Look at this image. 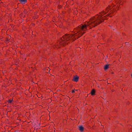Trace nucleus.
Segmentation results:
<instances>
[{"instance_id":"obj_1","label":"nucleus","mask_w":132,"mask_h":132,"mask_svg":"<svg viewBox=\"0 0 132 132\" xmlns=\"http://www.w3.org/2000/svg\"><path fill=\"white\" fill-rule=\"evenodd\" d=\"M113 6H109L103 11L98 14L92 17L89 21L85 23L83 25L78 26L73 30L74 34H66L61 38L62 41H68L72 37H75L74 40L81 37L88 29L94 27L103 22L104 20L108 19V16L111 17L115 14L117 11L119 9V0L112 3Z\"/></svg>"},{"instance_id":"obj_6","label":"nucleus","mask_w":132,"mask_h":132,"mask_svg":"<svg viewBox=\"0 0 132 132\" xmlns=\"http://www.w3.org/2000/svg\"><path fill=\"white\" fill-rule=\"evenodd\" d=\"M109 65L106 64L104 66V69L105 70L109 68Z\"/></svg>"},{"instance_id":"obj_11","label":"nucleus","mask_w":132,"mask_h":132,"mask_svg":"<svg viewBox=\"0 0 132 132\" xmlns=\"http://www.w3.org/2000/svg\"><path fill=\"white\" fill-rule=\"evenodd\" d=\"M60 45H62V43H60Z\"/></svg>"},{"instance_id":"obj_14","label":"nucleus","mask_w":132,"mask_h":132,"mask_svg":"<svg viewBox=\"0 0 132 132\" xmlns=\"http://www.w3.org/2000/svg\"><path fill=\"white\" fill-rule=\"evenodd\" d=\"M131 77L132 78V74L131 75Z\"/></svg>"},{"instance_id":"obj_4","label":"nucleus","mask_w":132,"mask_h":132,"mask_svg":"<svg viewBox=\"0 0 132 132\" xmlns=\"http://www.w3.org/2000/svg\"><path fill=\"white\" fill-rule=\"evenodd\" d=\"M19 1L22 4H24L27 2V0H19Z\"/></svg>"},{"instance_id":"obj_5","label":"nucleus","mask_w":132,"mask_h":132,"mask_svg":"<svg viewBox=\"0 0 132 132\" xmlns=\"http://www.w3.org/2000/svg\"><path fill=\"white\" fill-rule=\"evenodd\" d=\"M95 90L93 89L91 92L90 94L92 95H95Z\"/></svg>"},{"instance_id":"obj_12","label":"nucleus","mask_w":132,"mask_h":132,"mask_svg":"<svg viewBox=\"0 0 132 132\" xmlns=\"http://www.w3.org/2000/svg\"><path fill=\"white\" fill-rule=\"evenodd\" d=\"M26 11V10H24V12H25V11Z\"/></svg>"},{"instance_id":"obj_2","label":"nucleus","mask_w":132,"mask_h":132,"mask_svg":"<svg viewBox=\"0 0 132 132\" xmlns=\"http://www.w3.org/2000/svg\"><path fill=\"white\" fill-rule=\"evenodd\" d=\"M79 77L77 76H76L73 77L72 80L76 82H77L78 80Z\"/></svg>"},{"instance_id":"obj_10","label":"nucleus","mask_w":132,"mask_h":132,"mask_svg":"<svg viewBox=\"0 0 132 132\" xmlns=\"http://www.w3.org/2000/svg\"><path fill=\"white\" fill-rule=\"evenodd\" d=\"M61 7V6H58V7L59 8H60V7Z\"/></svg>"},{"instance_id":"obj_13","label":"nucleus","mask_w":132,"mask_h":132,"mask_svg":"<svg viewBox=\"0 0 132 132\" xmlns=\"http://www.w3.org/2000/svg\"><path fill=\"white\" fill-rule=\"evenodd\" d=\"M65 45L64 44H63V46H64Z\"/></svg>"},{"instance_id":"obj_7","label":"nucleus","mask_w":132,"mask_h":132,"mask_svg":"<svg viewBox=\"0 0 132 132\" xmlns=\"http://www.w3.org/2000/svg\"><path fill=\"white\" fill-rule=\"evenodd\" d=\"M12 100H9V101H8V102L9 103H11Z\"/></svg>"},{"instance_id":"obj_3","label":"nucleus","mask_w":132,"mask_h":132,"mask_svg":"<svg viewBox=\"0 0 132 132\" xmlns=\"http://www.w3.org/2000/svg\"><path fill=\"white\" fill-rule=\"evenodd\" d=\"M79 130L81 132H83L84 130V128L82 125L80 126H78Z\"/></svg>"},{"instance_id":"obj_9","label":"nucleus","mask_w":132,"mask_h":132,"mask_svg":"<svg viewBox=\"0 0 132 132\" xmlns=\"http://www.w3.org/2000/svg\"><path fill=\"white\" fill-rule=\"evenodd\" d=\"M14 132H20V131H17V130H16V131H15Z\"/></svg>"},{"instance_id":"obj_8","label":"nucleus","mask_w":132,"mask_h":132,"mask_svg":"<svg viewBox=\"0 0 132 132\" xmlns=\"http://www.w3.org/2000/svg\"><path fill=\"white\" fill-rule=\"evenodd\" d=\"M75 92V91L74 90H72V93H74Z\"/></svg>"}]
</instances>
